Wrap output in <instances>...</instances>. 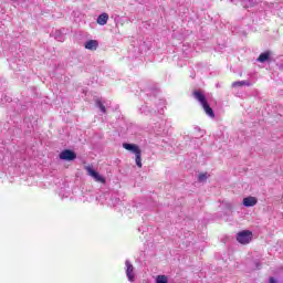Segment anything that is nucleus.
I'll use <instances>...</instances> for the list:
<instances>
[{
	"mask_svg": "<svg viewBox=\"0 0 283 283\" xmlns=\"http://www.w3.org/2000/svg\"><path fill=\"white\" fill-rule=\"evenodd\" d=\"M107 21H109V14L102 13L97 17L98 25H107Z\"/></svg>",
	"mask_w": 283,
	"mask_h": 283,
	"instance_id": "nucleus-9",
	"label": "nucleus"
},
{
	"mask_svg": "<svg viewBox=\"0 0 283 283\" xmlns=\"http://www.w3.org/2000/svg\"><path fill=\"white\" fill-rule=\"evenodd\" d=\"M252 240L253 232L250 230H242L237 233V242H239V244H250Z\"/></svg>",
	"mask_w": 283,
	"mask_h": 283,
	"instance_id": "nucleus-3",
	"label": "nucleus"
},
{
	"mask_svg": "<svg viewBox=\"0 0 283 283\" xmlns=\"http://www.w3.org/2000/svg\"><path fill=\"white\" fill-rule=\"evenodd\" d=\"M126 265V275L130 282H134V265L129 262H125Z\"/></svg>",
	"mask_w": 283,
	"mask_h": 283,
	"instance_id": "nucleus-6",
	"label": "nucleus"
},
{
	"mask_svg": "<svg viewBox=\"0 0 283 283\" xmlns=\"http://www.w3.org/2000/svg\"><path fill=\"white\" fill-rule=\"evenodd\" d=\"M85 50H91L92 52L98 50V41L97 40H88L84 44Z\"/></svg>",
	"mask_w": 283,
	"mask_h": 283,
	"instance_id": "nucleus-7",
	"label": "nucleus"
},
{
	"mask_svg": "<svg viewBox=\"0 0 283 283\" xmlns=\"http://www.w3.org/2000/svg\"><path fill=\"white\" fill-rule=\"evenodd\" d=\"M168 280H167V276L166 275H158L156 277V283H167Z\"/></svg>",
	"mask_w": 283,
	"mask_h": 283,
	"instance_id": "nucleus-13",
	"label": "nucleus"
},
{
	"mask_svg": "<svg viewBox=\"0 0 283 283\" xmlns=\"http://www.w3.org/2000/svg\"><path fill=\"white\" fill-rule=\"evenodd\" d=\"M60 160H66L67 163H72V160H76V153L70 149H64L59 155Z\"/></svg>",
	"mask_w": 283,
	"mask_h": 283,
	"instance_id": "nucleus-5",
	"label": "nucleus"
},
{
	"mask_svg": "<svg viewBox=\"0 0 283 283\" xmlns=\"http://www.w3.org/2000/svg\"><path fill=\"white\" fill-rule=\"evenodd\" d=\"M243 85H249L247 81H237L232 83V87H243Z\"/></svg>",
	"mask_w": 283,
	"mask_h": 283,
	"instance_id": "nucleus-12",
	"label": "nucleus"
},
{
	"mask_svg": "<svg viewBox=\"0 0 283 283\" xmlns=\"http://www.w3.org/2000/svg\"><path fill=\"white\" fill-rule=\"evenodd\" d=\"M258 205V198L255 197H247L243 199L244 207H255Z\"/></svg>",
	"mask_w": 283,
	"mask_h": 283,
	"instance_id": "nucleus-8",
	"label": "nucleus"
},
{
	"mask_svg": "<svg viewBox=\"0 0 283 283\" xmlns=\"http://www.w3.org/2000/svg\"><path fill=\"white\" fill-rule=\"evenodd\" d=\"M199 182H205L207 180V172H200L198 176Z\"/></svg>",
	"mask_w": 283,
	"mask_h": 283,
	"instance_id": "nucleus-14",
	"label": "nucleus"
},
{
	"mask_svg": "<svg viewBox=\"0 0 283 283\" xmlns=\"http://www.w3.org/2000/svg\"><path fill=\"white\" fill-rule=\"evenodd\" d=\"M192 96H195L196 101L200 103L207 116H209L210 118H216V113H213V108H211V106L207 102V97L205 96V94H202V92L193 91Z\"/></svg>",
	"mask_w": 283,
	"mask_h": 283,
	"instance_id": "nucleus-1",
	"label": "nucleus"
},
{
	"mask_svg": "<svg viewBox=\"0 0 283 283\" xmlns=\"http://www.w3.org/2000/svg\"><path fill=\"white\" fill-rule=\"evenodd\" d=\"M123 148L135 154V163L139 169H143V150H140V147L136 144L124 143Z\"/></svg>",
	"mask_w": 283,
	"mask_h": 283,
	"instance_id": "nucleus-2",
	"label": "nucleus"
},
{
	"mask_svg": "<svg viewBox=\"0 0 283 283\" xmlns=\"http://www.w3.org/2000/svg\"><path fill=\"white\" fill-rule=\"evenodd\" d=\"M269 59H271V51H266L263 52L259 55V57L256 59V61L259 63H266V61H269Z\"/></svg>",
	"mask_w": 283,
	"mask_h": 283,
	"instance_id": "nucleus-10",
	"label": "nucleus"
},
{
	"mask_svg": "<svg viewBox=\"0 0 283 283\" xmlns=\"http://www.w3.org/2000/svg\"><path fill=\"white\" fill-rule=\"evenodd\" d=\"M270 283H277V281L275 280V277L271 276L270 277Z\"/></svg>",
	"mask_w": 283,
	"mask_h": 283,
	"instance_id": "nucleus-15",
	"label": "nucleus"
},
{
	"mask_svg": "<svg viewBox=\"0 0 283 283\" xmlns=\"http://www.w3.org/2000/svg\"><path fill=\"white\" fill-rule=\"evenodd\" d=\"M95 105L103 112V114H107V108H105V105L103 104V101H101V97L95 98Z\"/></svg>",
	"mask_w": 283,
	"mask_h": 283,
	"instance_id": "nucleus-11",
	"label": "nucleus"
},
{
	"mask_svg": "<svg viewBox=\"0 0 283 283\" xmlns=\"http://www.w3.org/2000/svg\"><path fill=\"white\" fill-rule=\"evenodd\" d=\"M85 171H87L88 176L94 178L96 182H101L102 185H105L106 180L103 176H101L96 170H94L93 166H85L84 167Z\"/></svg>",
	"mask_w": 283,
	"mask_h": 283,
	"instance_id": "nucleus-4",
	"label": "nucleus"
}]
</instances>
